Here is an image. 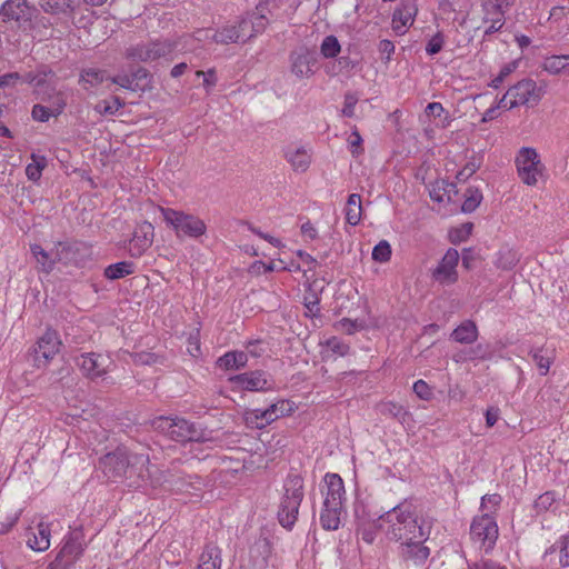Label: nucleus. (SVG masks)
Masks as SVG:
<instances>
[{
    "label": "nucleus",
    "instance_id": "4c0bfd02",
    "mask_svg": "<svg viewBox=\"0 0 569 569\" xmlns=\"http://www.w3.org/2000/svg\"><path fill=\"white\" fill-rule=\"evenodd\" d=\"M346 220L351 226H357L360 222L362 206L361 197L358 193H351L348 197L346 204Z\"/></svg>",
    "mask_w": 569,
    "mask_h": 569
},
{
    "label": "nucleus",
    "instance_id": "3c124183",
    "mask_svg": "<svg viewBox=\"0 0 569 569\" xmlns=\"http://www.w3.org/2000/svg\"><path fill=\"white\" fill-rule=\"evenodd\" d=\"M542 376L547 375L550 368V358L542 353V349H532L529 352Z\"/></svg>",
    "mask_w": 569,
    "mask_h": 569
},
{
    "label": "nucleus",
    "instance_id": "2eb2a0df",
    "mask_svg": "<svg viewBox=\"0 0 569 569\" xmlns=\"http://www.w3.org/2000/svg\"><path fill=\"white\" fill-rule=\"evenodd\" d=\"M515 0H487L483 3L486 11L485 22L490 24L485 30V36H490L495 32L501 31L505 19V13L513 6Z\"/></svg>",
    "mask_w": 569,
    "mask_h": 569
},
{
    "label": "nucleus",
    "instance_id": "052dcab7",
    "mask_svg": "<svg viewBox=\"0 0 569 569\" xmlns=\"http://www.w3.org/2000/svg\"><path fill=\"white\" fill-rule=\"evenodd\" d=\"M413 392L422 400H430L432 391L429 385L423 380H418L413 383Z\"/></svg>",
    "mask_w": 569,
    "mask_h": 569
},
{
    "label": "nucleus",
    "instance_id": "f8f14e48",
    "mask_svg": "<svg viewBox=\"0 0 569 569\" xmlns=\"http://www.w3.org/2000/svg\"><path fill=\"white\" fill-rule=\"evenodd\" d=\"M305 497L303 478L301 475H289L287 479V530L297 520L299 506Z\"/></svg>",
    "mask_w": 569,
    "mask_h": 569
},
{
    "label": "nucleus",
    "instance_id": "6e6d98bb",
    "mask_svg": "<svg viewBox=\"0 0 569 569\" xmlns=\"http://www.w3.org/2000/svg\"><path fill=\"white\" fill-rule=\"evenodd\" d=\"M103 72L98 69H88L81 73V81L89 83L90 86H98L103 82Z\"/></svg>",
    "mask_w": 569,
    "mask_h": 569
},
{
    "label": "nucleus",
    "instance_id": "2f4dec72",
    "mask_svg": "<svg viewBox=\"0 0 569 569\" xmlns=\"http://www.w3.org/2000/svg\"><path fill=\"white\" fill-rule=\"evenodd\" d=\"M451 338L459 343H473L478 339V328L473 321L466 320L452 331Z\"/></svg>",
    "mask_w": 569,
    "mask_h": 569
},
{
    "label": "nucleus",
    "instance_id": "37998d69",
    "mask_svg": "<svg viewBox=\"0 0 569 569\" xmlns=\"http://www.w3.org/2000/svg\"><path fill=\"white\" fill-rule=\"evenodd\" d=\"M51 26L52 22L50 21V19L40 14L36 9V12L31 16L30 23L26 26L23 32L33 31L41 33L48 30Z\"/></svg>",
    "mask_w": 569,
    "mask_h": 569
},
{
    "label": "nucleus",
    "instance_id": "680f3d73",
    "mask_svg": "<svg viewBox=\"0 0 569 569\" xmlns=\"http://www.w3.org/2000/svg\"><path fill=\"white\" fill-rule=\"evenodd\" d=\"M358 102V98L353 93H347L345 96V103L342 113L346 117H352L355 114V107Z\"/></svg>",
    "mask_w": 569,
    "mask_h": 569
},
{
    "label": "nucleus",
    "instance_id": "ddd939ff",
    "mask_svg": "<svg viewBox=\"0 0 569 569\" xmlns=\"http://www.w3.org/2000/svg\"><path fill=\"white\" fill-rule=\"evenodd\" d=\"M459 258L458 250L448 249L439 264L433 269L432 279L441 286L456 283L458 281L457 266Z\"/></svg>",
    "mask_w": 569,
    "mask_h": 569
},
{
    "label": "nucleus",
    "instance_id": "c85d7f7f",
    "mask_svg": "<svg viewBox=\"0 0 569 569\" xmlns=\"http://www.w3.org/2000/svg\"><path fill=\"white\" fill-rule=\"evenodd\" d=\"M221 549L213 543H207L199 557L197 569H221Z\"/></svg>",
    "mask_w": 569,
    "mask_h": 569
},
{
    "label": "nucleus",
    "instance_id": "cd10ccee",
    "mask_svg": "<svg viewBox=\"0 0 569 569\" xmlns=\"http://www.w3.org/2000/svg\"><path fill=\"white\" fill-rule=\"evenodd\" d=\"M312 148L308 144L296 146L288 154L287 162L296 173L306 172L312 161Z\"/></svg>",
    "mask_w": 569,
    "mask_h": 569
},
{
    "label": "nucleus",
    "instance_id": "e2e57ef3",
    "mask_svg": "<svg viewBox=\"0 0 569 569\" xmlns=\"http://www.w3.org/2000/svg\"><path fill=\"white\" fill-rule=\"evenodd\" d=\"M327 345L333 353L339 356H345L349 352V346L337 338L329 339Z\"/></svg>",
    "mask_w": 569,
    "mask_h": 569
},
{
    "label": "nucleus",
    "instance_id": "58836bf2",
    "mask_svg": "<svg viewBox=\"0 0 569 569\" xmlns=\"http://www.w3.org/2000/svg\"><path fill=\"white\" fill-rule=\"evenodd\" d=\"M520 257L516 250L503 248L498 253L496 266L503 270H511L517 266Z\"/></svg>",
    "mask_w": 569,
    "mask_h": 569
},
{
    "label": "nucleus",
    "instance_id": "b1692460",
    "mask_svg": "<svg viewBox=\"0 0 569 569\" xmlns=\"http://www.w3.org/2000/svg\"><path fill=\"white\" fill-rule=\"evenodd\" d=\"M53 82H56V74L51 68L44 64L38 66L36 70L23 73V83L31 86L33 93Z\"/></svg>",
    "mask_w": 569,
    "mask_h": 569
},
{
    "label": "nucleus",
    "instance_id": "bb28decb",
    "mask_svg": "<svg viewBox=\"0 0 569 569\" xmlns=\"http://www.w3.org/2000/svg\"><path fill=\"white\" fill-rule=\"evenodd\" d=\"M325 483L327 491L323 506H342L346 491L341 477L337 473H327Z\"/></svg>",
    "mask_w": 569,
    "mask_h": 569
},
{
    "label": "nucleus",
    "instance_id": "0eeeda50",
    "mask_svg": "<svg viewBox=\"0 0 569 569\" xmlns=\"http://www.w3.org/2000/svg\"><path fill=\"white\" fill-rule=\"evenodd\" d=\"M516 164L522 182L528 186H535L538 181V176L541 174L543 169L537 151L533 148H521L516 158Z\"/></svg>",
    "mask_w": 569,
    "mask_h": 569
},
{
    "label": "nucleus",
    "instance_id": "e433bc0d",
    "mask_svg": "<svg viewBox=\"0 0 569 569\" xmlns=\"http://www.w3.org/2000/svg\"><path fill=\"white\" fill-rule=\"evenodd\" d=\"M342 506H323L320 515V523L326 530H337L340 526Z\"/></svg>",
    "mask_w": 569,
    "mask_h": 569
},
{
    "label": "nucleus",
    "instance_id": "c756f323",
    "mask_svg": "<svg viewBox=\"0 0 569 569\" xmlns=\"http://www.w3.org/2000/svg\"><path fill=\"white\" fill-rule=\"evenodd\" d=\"M248 353L244 351H228L217 360V366L224 370H239L247 366Z\"/></svg>",
    "mask_w": 569,
    "mask_h": 569
},
{
    "label": "nucleus",
    "instance_id": "c9c22d12",
    "mask_svg": "<svg viewBox=\"0 0 569 569\" xmlns=\"http://www.w3.org/2000/svg\"><path fill=\"white\" fill-rule=\"evenodd\" d=\"M542 69L550 74H569V54L546 58L542 62Z\"/></svg>",
    "mask_w": 569,
    "mask_h": 569
},
{
    "label": "nucleus",
    "instance_id": "473e14b6",
    "mask_svg": "<svg viewBox=\"0 0 569 569\" xmlns=\"http://www.w3.org/2000/svg\"><path fill=\"white\" fill-rule=\"evenodd\" d=\"M134 271H136L134 262L129 261V260H123V261H119L117 263H112V264H109L108 267H106L103 270V276L108 280L113 281V280L122 279L127 276H130V274L134 273Z\"/></svg>",
    "mask_w": 569,
    "mask_h": 569
},
{
    "label": "nucleus",
    "instance_id": "20e7f679",
    "mask_svg": "<svg viewBox=\"0 0 569 569\" xmlns=\"http://www.w3.org/2000/svg\"><path fill=\"white\" fill-rule=\"evenodd\" d=\"M160 212L166 223L174 230L177 237L199 238L207 231L204 221L197 216L162 207Z\"/></svg>",
    "mask_w": 569,
    "mask_h": 569
},
{
    "label": "nucleus",
    "instance_id": "0e129e2a",
    "mask_svg": "<svg viewBox=\"0 0 569 569\" xmlns=\"http://www.w3.org/2000/svg\"><path fill=\"white\" fill-rule=\"evenodd\" d=\"M379 51L381 53V58L389 61L392 52L395 51V44L390 40L383 39L379 43Z\"/></svg>",
    "mask_w": 569,
    "mask_h": 569
},
{
    "label": "nucleus",
    "instance_id": "774afa93",
    "mask_svg": "<svg viewBox=\"0 0 569 569\" xmlns=\"http://www.w3.org/2000/svg\"><path fill=\"white\" fill-rule=\"evenodd\" d=\"M478 168H479V166L476 164L475 162L467 163L463 167V169L458 172L457 179H459V180L468 179L469 177H471L478 170Z\"/></svg>",
    "mask_w": 569,
    "mask_h": 569
},
{
    "label": "nucleus",
    "instance_id": "5701e85b",
    "mask_svg": "<svg viewBox=\"0 0 569 569\" xmlns=\"http://www.w3.org/2000/svg\"><path fill=\"white\" fill-rule=\"evenodd\" d=\"M417 12L418 8L413 1L401 3V6L395 10L392 29L398 36H403L407 32V28L413 23Z\"/></svg>",
    "mask_w": 569,
    "mask_h": 569
},
{
    "label": "nucleus",
    "instance_id": "7ed1b4c3",
    "mask_svg": "<svg viewBox=\"0 0 569 569\" xmlns=\"http://www.w3.org/2000/svg\"><path fill=\"white\" fill-rule=\"evenodd\" d=\"M87 543L81 528H74L61 541L56 558L48 565V569H71L82 557Z\"/></svg>",
    "mask_w": 569,
    "mask_h": 569
},
{
    "label": "nucleus",
    "instance_id": "09e8293b",
    "mask_svg": "<svg viewBox=\"0 0 569 569\" xmlns=\"http://www.w3.org/2000/svg\"><path fill=\"white\" fill-rule=\"evenodd\" d=\"M557 502L556 495L552 491H547L538 497L535 501V509L538 512L551 510L552 506Z\"/></svg>",
    "mask_w": 569,
    "mask_h": 569
},
{
    "label": "nucleus",
    "instance_id": "a878e982",
    "mask_svg": "<svg viewBox=\"0 0 569 569\" xmlns=\"http://www.w3.org/2000/svg\"><path fill=\"white\" fill-rule=\"evenodd\" d=\"M33 94L41 102H46L48 106L53 107V110L57 113H62L67 106L66 93L57 89V81L50 83L41 90H37V92Z\"/></svg>",
    "mask_w": 569,
    "mask_h": 569
},
{
    "label": "nucleus",
    "instance_id": "a19ab883",
    "mask_svg": "<svg viewBox=\"0 0 569 569\" xmlns=\"http://www.w3.org/2000/svg\"><path fill=\"white\" fill-rule=\"evenodd\" d=\"M32 160L33 162L26 167V174L29 180L37 182L41 178L42 170L47 166V159L43 156L32 154Z\"/></svg>",
    "mask_w": 569,
    "mask_h": 569
},
{
    "label": "nucleus",
    "instance_id": "f257e3e1",
    "mask_svg": "<svg viewBox=\"0 0 569 569\" xmlns=\"http://www.w3.org/2000/svg\"><path fill=\"white\" fill-rule=\"evenodd\" d=\"M377 521L388 523L387 537L400 543L401 553L406 559L423 562L429 557V548L423 546L430 531L419 519L416 508L408 501H402L385 513Z\"/></svg>",
    "mask_w": 569,
    "mask_h": 569
},
{
    "label": "nucleus",
    "instance_id": "de8ad7c7",
    "mask_svg": "<svg viewBox=\"0 0 569 569\" xmlns=\"http://www.w3.org/2000/svg\"><path fill=\"white\" fill-rule=\"evenodd\" d=\"M250 557L254 558L256 555H261V559L258 560L260 568L267 565V557L270 552V547L267 540H259L250 548Z\"/></svg>",
    "mask_w": 569,
    "mask_h": 569
},
{
    "label": "nucleus",
    "instance_id": "f704fd0d",
    "mask_svg": "<svg viewBox=\"0 0 569 569\" xmlns=\"http://www.w3.org/2000/svg\"><path fill=\"white\" fill-rule=\"evenodd\" d=\"M377 410L380 415L393 418L401 423H405L407 418L410 417L409 411L406 410L403 406L392 401H382L378 403Z\"/></svg>",
    "mask_w": 569,
    "mask_h": 569
},
{
    "label": "nucleus",
    "instance_id": "1a4fd4ad",
    "mask_svg": "<svg viewBox=\"0 0 569 569\" xmlns=\"http://www.w3.org/2000/svg\"><path fill=\"white\" fill-rule=\"evenodd\" d=\"M34 12L36 8L30 7L27 0H6L0 8L2 21L11 23L22 31L30 23L31 16Z\"/></svg>",
    "mask_w": 569,
    "mask_h": 569
},
{
    "label": "nucleus",
    "instance_id": "dca6fc26",
    "mask_svg": "<svg viewBox=\"0 0 569 569\" xmlns=\"http://www.w3.org/2000/svg\"><path fill=\"white\" fill-rule=\"evenodd\" d=\"M171 440L177 442H206L210 438L206 430L201 429L197 423L180 417H174L173 427L171 429Z\"/></svg>",
    "mask_w": 569,
    "mask_h": 569
},
{
    "label": "nucleus",
    "instance_id": "69168bd1",
    "mask_svg": "<svg viewBox=\"0 0 569 569\" xmlns=\"http://www.w3.org/2000/svg\"><path fill=\"white\" fill-rule=\"evenodd\" d=\"M470 569H507V568L491 559H481L480 561L473 563V566Z\"/></svg>",
    "mask_w": 569,
    "mask_h": 569
},
{
    "label": "nucleus",
    "instance_id": "a18cd8bd",
    "mask_svg": "<svg viewBox=\"0 0 569 569\" xmlns=\"http://www.w3.org/2000/svg\"><path fill=\"white\" fill-rule=\"evenodd\" d=\"M61 113H57L54 110H53V107L51 106H44L42 103H37L32 107V110H31V117L34 121H39V122H47L50 120L51 117H54L57 118L58 116H60Z\"/></svg>",
    "mask_w": 569,
    "mask_h": 569
},
{
    "label": "nucleus",
    "instance_id": "9d476101",
    "mask_svg": "<svg viewBox=\"0 0 569 569\" xmlns=\"http://www.w3.org/2000/svg\"><path fill=\"white\" fill-rule=\"evenodd\" d=\"M543 94L542 87H538L531 79H523L509 88V96H512V102L509 103V107L537 106Z\"/></svg>",
    "mask_w": 569,
    "mask_h": 569
},
{
    "label": "nucleus",
    "instance_id": "603ef678",
    "mask_svg": "<svg viewBox=\"0 0 569 569\" xmlns=\"http://www.w3.org/2000/svg\"><path fill=\"white\" fill-rule=\"evenodd\" d=\"M320 49L323 57H336L340 52V44L338 42V38H325Z\"/></svg>",
    "mask_w": 569,
    "mask_h": 569
},
{
    "label": "nucleus",
    "instance_id": "39448f33",
    "mask_svg": "<svg viewBox=\"0 0 569 569\" xmlns=\"http://www.w3.org/2000/svg\"><path fill=\"white\" fill-rule=\"evenodd\" d=\"M281 0H266L257 6L256 11L242 18L234 27V36H258L266 31L269 19L267 13L272 16L274 9H279Z\"/></svg>",
    "mask_w": 569,
    "mask_h": 569
},
{
    "label": "nucleus",
    "instance_id": "f3484780",
    "mask_svg": "<svg viewBox=\"0 0 569 569\" xmlns=\"http://www.w3.org/2000/svg\"><path fill=\"white\" fill-rule=\"evenodd\" d=\"M89 254V248L81 241H63L56 246V259L66 264H80Z\"/></svg>",
    "mask_w": 569,
    "mask_h": 569
},
{
    "label": "nucleus",
    "instance_id": "412c9836",
    "mask_svg": "<svg viewBox=\"0 0 569 569\" xmlns=\"http://www.w3.org/2000/svg\"><path fill=\"white\" fill-rule=\"evenodd\" d=\"M291 72L298 79L309 78L315 73L317 57L315 52L302 49L291 56Z\"/></svg>",
    "mask_w": 569,
    "mask_h": 569
},
{
    "label": "nucleus",
    "instance_id": "49530a36",
    "mask_svg": "<svg viewBox=\"0 0 569 569\" xmlns=\"http://www.w3.org/2000/svg\"><path fill=\"white\" fill-rule=\"evenodd\" d=\"M131 82L138 84V91H144L150 84V73L147 69L139 67L131 71Z\"/></svg>",
    "mask_w": 569,
    "mask_h": 569
},
{
    "label": "nucleus",
    "instance_id": "6ab92c4d",
    "mask_svg": "<svg viewBox=\"0 0 569 569\" xmlns=\"http://www.w3.org/2000/svg\"><path fill=\"white\" fill-rule=\"evenodd\" d=\"M62 342L56 330L48 328L44 333L38 339L37 346L33 351L36 353V360L43 358L44 362L53 359V357L60 351Z\"/></svg>",
    "mask_w": 569,
    "mask_h": 569
},
{
    "label": "nucleus",
    "instance_id": "9b49d317",
    "mask_svg": "<svg viewBox=\"0 0 569 569\" xmlns=\"http://www.w3.org/2000/svg\"><path fill=\"white\" fill-rule=\"evenodd\" d=\"M171 51L169 44L161 40L137 44L126 50V58L134 62H148L164 57Z\"/></svg>",
    "mask_w": 569,
    "mask_h": 569
},
{
    "label": "nucleus",
    "instance_id": "8fccbe9b",
    "mask_svg": "<svg viewBox=\"0 0 569 569\" xmlns=\"http://www.w3.org/2000/svg\"><path fill=\"white\" fill-rule=\"evenodd\" d=\"M391 257V247L388 241L381 240L372 250V259L378 262H387Z\"/></svg>",
    "mask_w": 569,
    "mask_h": 569
},
{
    "label": "nucleus",
    "instance_id": "864d4df0",
    "mask_svg": "<svg viewBox=\"0 0 569 569\" xmlns=\"http://www.w3.org/2000/svg\"><path fill=\"white\" fill-rule=\"evenodd\" d=\"M299 220L301 221L300 234H301L303 241L310 242V241L318 239V230L315 227V224L311 223L310 220H308V219L303 221V218H299Z\"/></svg>",
    "mask_w": 569,
    "mask_h": 569
},
{
    "label": "nucleus",
    "instance_id": "393cba45",
    "mask_svg": "<svg viewBox=\"0 0 569 569\" xmlns=\"http://www.w3.org/2000/svg\"><path fill=\"white\" fill-rule=\"evenodd\" d=\"M51 531L47 523L39 522L27 532V546L38 552L46 551L50 547Z\"/></svg>",
    "mask_w": 569,
    "mask_h": 569
},
{
    "label": "nucleus",
    "instance_id": "338daca9",
    "mask_svg": "<svg viewBox=\"0 0 569 569\" xmlns=\"http://www.w3.org/2000/svg\"><path fill=\"white\" fill-rule=\"evenodd\" d=\"M305 307L308 313L315 316L319 312V299L316 295L305 298Z\"/></svg>",
    "mask_w": 569,
    "mask_h": 569
},
{
    "label": "nucleus",
    "instance_id": "c03bdc74",
    "mask_svg": "<svg viewBox=\"0 0 569 569\" xmlns=\"http://www.w3.org/2000/svg\"><path fill=\"white\" fill-rule=\"evenodd\" d=\"M482 200V193L478 189L468 188L461 210L466 213L473 212Z\"/></svg>",
    "mask_w": 569,
    "mask_h": 569
},
{
    "label": "nucleus",
    "instance_id": "4d7b16f0",
    "mask_svg": "<svg viewBox=\"0 0 569 569\" xmlns=\"http://www.w3.org/2000/svg\"><path fill=\"white\" fill-rule=\"evenodd\" d=\"M112 83H116L120 86L123 89L130 90V91H138V84L131 82V76L128 73H119L117 76H113L109 78Z\"/></svg>",
    "mask_w": 569,
    "mask_h": 569
},
{
    "label": "nucleus",
    "instance_id": "4468645a",
    "mask_svg": "<svg viewBox=\"0 0 569 569\" xmlns=\"http://www.w3.org/2000/svg\"><path fill=\"white\" fill-rule=\"evenodd\" d=\"M470 536L473 541L486 546V550L490 549L498 537V527L489 515H482L475 518L470 527Z\"/></svg>",
    "mask_w": 569,
    "mask_h": 569
},
{
    "label": "nucleus",
    "instance_id": "4be33fe9",
    "mask_svg": "<svg viewBox=\"0 0 569 569\" xmlns=\"http://www.w3.org/2000/svg\"><path fill=\"white\" fill-rule=\"evenodd\" d=\"M162 485L167 483L169 489L177 492H188L189 489H200L201 479L198 476L174 475L168 471L159 472Z\"/></svg>",
    "mask_w": 569,
    "mask_h": 569
},
{
    "label": "nucleus",
    "instance_id": "f03ea898",
    "mask_svg": "<svg viewBox=\"0 0 569 569\" xmlns=\"http://www.w3.org/2000/svg\"><path fill=\"white\" fill-rule=\"evenodd\" d=\"M160 471L157 466L150 465L148 455L131 452L123 480L129 488L133 489L156 488L162 486Z\"/></svg>",
    "mask_w": 569,
    "mask_h": 569
},
{
    "label": "nucleus",
    "instance_id": "aec40b11",
    "mask_svg": "<svg viewBox=\"0 0 569 569\" xmlns=\"http://www.w3.org/2000/svg\"><path fill=\"white\" fill-rule=\"evenodd\" d=\"M233 388L247 391H262L268 389V382L259 370L236 375L229 378Z\"/></svg>",
    "mask_w": 569,
    "mask_h": 569
},
{
    "label": "nucleus",
    "instance_id": "79ce46f5",
    "mask_svg": "<svg viewBox=\"0 0 569 569\" xmlns=\"http://www.w3.org/2000/svg\"><path fill=\"white\" fill-rule=\"evenodd\" d=\"M358 531L361 535V538L367 543H372L376 536V530L382 527L383 521H377V519L372 520V525L367 527V521L359 517Z\"/></svg>",
    "mask_w": 569,
    "mask_h": 569
},
{
    "label": "nucleus",
    "instance_id": "bf43d9fd",
    "mask_svg": "<svg viewBox=\"0 0 569 569\" xmlns=\"http://www.w3.org/2000/svg\"><path fill=\"white\" fill-rule=\"evenodd\" d=\"M559 563L561 567H569V535L561 537L559 541Z\"/></svg>",
    "mask_w": 569,
    "mask_h": 569
},
{
    "label": "nucleus",
    "instance_id": "a211bd4d",
    "mask_svg": "<svg viewBox=\"0 0 569 569\" xmlns=\"http://www.w3.org/2000/svg\"><path fill=\"white\" fill-rule=\"evenodd\" d=\"M153 237V226L148 221L140 223L129 241V254L133 258L141 257L151 247Z\"/></svg>",
    "mask_w": 569,
    "mask_h": 569
},
{
    "label": "nucleus",
    "instance_id": "6e6552de",
    "mask_svg": "<svg viewBox=\"0 0 569 569\" xmlns=\"http://www.w3.org/2000/svg\"><path fill=\"white\" fill-rule=\"evenodd\" d=\"M130 456L131 451L124 448H117L99 459V467L108 479L114 481L123 480L128 463L130 462Z\"/></svg>",
    "mask_w": 569,
    "mask_h": 569
},
{
    "label": "nucleus",
    "instance_id": "13d9d810",
    "mask_svg": "<svg viewBox=\"0 0 569 569\" xmlns=\"http://www.w3.org/2000/svg\"><path fill=\"white\" fill-rule=\"evenodd\" d=\"M19 82H23V73L8 72L6 74L0 76V89L7 87L13 88Z\"/></svg>",
    "mask_w": 569,
    "mask_h": 569
},
{
    "label": "nucleus",
    "instance_id": "423d86ee",
    "mask_svg": "<svg viewBox=\"0 0 569 569\" xmlns=\"http://www.w3.org/2000/svg\"><path fill=\"white\" fill-rule=\"evenodd\" d=\"M74 361L82 375L91 380L104 377L113 365L109 355L100 352L81 353Z\"/></svg>",
    "mask_w": 569,
    "mask_h": 569
},
{
    "label": "nucleus",
    "instance_id": "72a5a7b5",
    "mask_svg": "<svg viewBox=\"0 0 569 569\" xmlns=\"http://www.w3.org/2000/svg\"><path fill=\"white\" fill-rule=\"evenodd\" d=\"M30 250L43 272H51L54 264L59 262L58 259H56V249L51 252H47L40 244H31Z\"/></svg>",
    "mask_w": 569,
    "mask_h": 569
},
{
    "label": "nucleus",
    "instance_id": "7c9ffc66",
    "mask_svg": "<svg viewBox=\"0 0 569 569\" xmlns=\"http://www.w3.org/2000/svg\"><path fill=\"white\" fill-rule=\"evenodd\" d=\"M40 8L49 14H68L79 6L78 0H39Z\"/></svg>",
    "mask_w": 569,
    "mask_h": 569
},
{
    "label": "nucleus",
    "instance_id": "5fc2aeb1",
    "mask_svg": "<svg viewBox=\"0 0 569 569\" xmlns=\"http://www.w3.org/2000/svg\"><path fill=\"white\" fill-rule=\"evenodd\" d=\"M174 418L173 417H158L152 421V426L156 430L164 433L169 438H171V429L173 427Z\"/></svg>",
    "mask_w": 569,
    "mask_h": 569
},
{
    "label": "nucleus",
    "instance_id": "ea45409f",
    "mask_svg": "<svg viewBox=\"0 0 569 569\" xmlns=\"http://www.w3.org/2000/svg\"><path fill=\"white\" fill-rule=\"evenodd\" d=\"M124 107V101L114 96L111 100H101L94 106V111L100 114L113 116L119 109Z\"/></svg>",
    "mask_w": 569,
    "mask_h": 569
}]
</instances>
